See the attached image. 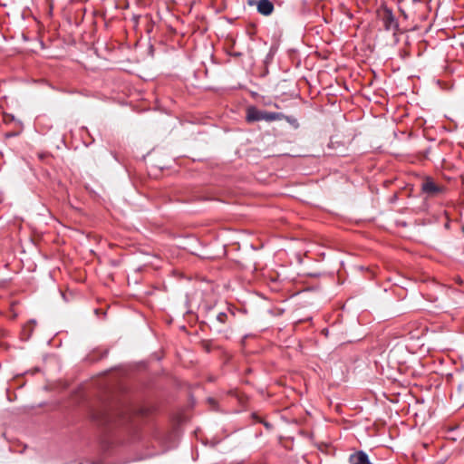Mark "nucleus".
I'll use <instances>...</instances> for the list:
<instances>
[{"label":"nucleus","mask_w":464,"mask_h":464,"mask_svg":"<svg viewBox=\"0 0 464 464\" xmlns=\"http://www.w3.org/2000/svg\"><path fill=\"white\" fill-rule=\"evenodd\" d=\"M283 119V113L281 112H272L266 111H261L252 106L249 107L246 111V121L249 122L253 121H281Z\"/></svg>","instance_id":"f257e3e1"},{"label":"nucleus","mask_w":464,"mask_h":464,"mask_svg":"<svg viewBox=\"0 0 464 464\" xmlns=\"http://www.w3.org/2000/svg\"><path fill=\"white\" fill-rule=\"evenodd\" d=\"M422 191L430 197L436 196L443 191V188L438 186L431 179H426L421 185Z\"/></svg>","instance_id":"f03ea898"},{"label":"nucleus","mask_w":464,"mask_h":464,"mask_svg":"<svg viewBox=\"0 0 464 464\" xmlns=\"http://www.w3.org/2000/svg\"><path fill=\"white\" fill-rule=\"evenodd\" d=\"M256 4L257 12L262 15L268 16L274 12V4L270 0H258Z\"/></svg>","instance_id":"7ed1b4c3"},{"label":"nucleus","mask_w":464,"mask_h":464,"mask_svg":"<svg viewBox=\"0 0 464 464\" xmlns=\"http://www.w3.org/2000/svg\"><path fill=\"white\" fill-rule=\"evenodd\" d=\"M350 464H371L368 455L362 451H357L349 458Z\"/></svg>","instance_id":"20e7f679"},{"label":"nucleus","mask_w":464,"mask_h":464,"mask_svg":"<svg viewBox=\"0 0 464 464\" xmlns=\"http://www.w3.org/2000/svg\"><path fill=\"white\" fill-rule=\"evenodd\" d=\"M384 26L386 30H393L397 31L399 28V24L395 17L392 13H389L384 18Z\"/></svg>","instance_id":"39448f33"},{"label":"nucleus","mask_w":464,"mask_h":464,"mask_svg":"<svg viewBox=\"0 0 464 464\" xmlns=\"http://www.w3.org/2000/svg\"><path fill=\"white\" fill-rule=\"evenodd\" d=\"M282 120L286 121L289 124H291L295 128H298V126H299L297 119L295 117H294V116H288V115H285L283 113V119Z\"/></svg>","instance_id":"423d86ee"},{"label":"nucleus","mask_w":464,"mask_h":464,"mask_svg":"<svg viewBox=\"0 0 464 464\" xmlns=\"http://www.w3.org/2000/svg\"><path fill=\"white\" fill-rule=\"evenodd\" d=\"M227 318V314L223 312L218 313V314L217 315V320L222 324L226 322Z\"/></svg>","instance_id":"0eeeda50"},{"label":"nucleus","mask_w":464,"mask_h":464,"mask_svg":"<svg viewBox=\"0 0 464 464\" xmlns=\"http://www.w3.org/2000/svg\"><path fill=\"white\" fill-rule=\"evenodd\" d=\"M249 5H253L255 4V0H247Z\"/></svg>","instance_id":"6e6552de"}]
</instances>
